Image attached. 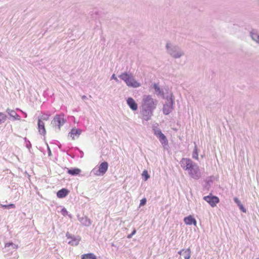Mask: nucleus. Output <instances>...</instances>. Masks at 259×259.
Segmentation results:
<instances>
[{
	"label": "nucleus",
	"mask_w": 259,
	"mask_h": 259,
	"mask_svg": "<svg viewBox=\"0 0 259 259\" xmlns=\"http://www.w3.org/2000/svg\"><path fill=\"white\" fill-rule=\"evenodd\" d=\"M157 105V101L152 96L145 95L143 96L140 111L143 120L147 121L151 119Z\"/></svg>",
	"instance_id": "obj_1"
},
{
	"label": "nucleus",
	"mask_w": 259,
	"mask_h": 259,
	"mask_svg": "<svg viewBox=\"0 0 259 259\" xmlns=\"http://www.w3.org/2000/svg\"><path fill=\"white\" fill-rule=\"evenodd\" d=\"M180 165L183 169L188 171L190 176L198 180L201 176V172L198 165L189 158H183L180 161Z\"/></svg>",
	"instance_id": "obj_2"
},
{
	"label": "nucleus",
	"mask_w": 259,
	"mask_h": 259,
	"mask_svg": "<svg viewBox=\"0 0 259 259\" xmlns=\"http://www.w3.org/2000/svg\"><path fill=\"white\" fill-rule=\"evenodd\" d=\"M165 49L167 54L174 59H180L185 55L184 51L180 47L169 41L166 42Z\"/></svg>",
	"instance_id": "obj_3"
},
{
	"label": "nucleus",
	"mask_w": 259,
	"mask_h": 259,
	"mask_svg": "<svg viewBox=\"0 0 259 259\" xmlns=\"http://www.w3.org/2000/svg\"><path fill=\"white\" fill-rule=\"evenodd\" d=\"M119 78L123 80L126 85L130 88H137L141 87V84L135 79L133 74L130 71H125L119 75Z\"/></svg>",
	"instance_id": "obj_4"
},
{
	"label": "nucleus",
	"mask_w": 259,
	"mask_h": 259,
	"mask_svg": "<svg viewBox=\"0 0 259 259\" xmlns=\"http://www.w3.org/2000/svg\"><path fill=\"white\" fill-rule=\"evenodd\" d=\"M119 78L123 80L126 85L130 88H137L141 87V84L135 79L133 74L130 71H125L119 75Z\"/></svg>",
	"instance_id": "obj_5"
},
{
	"label": "nucleus",
	"mask_w": 259,
	"mask_h": 259,
	"mask_svg": "<svg viewBox=\"0 0 259 259\" xmlns=\"http://www.w3.org/2000/svg\"><path fill=\"white\" fill-rule=\"evenodd\" d=\"M108 168V163L104 161L95 166L91 171V173L96 176H102L106 173Z\"/></svg>",
	"instance_id": "obj_6"
},
{
	"label": "nucleus",
	"mask_w": 259,
	"mask_h": 259,
	"mask_svg": "<svg viewBox=\"0 0 259 259\" xmlns=\"http://www.w3.org/2000/svg\"><path fill=\"white\" fill-rule=\"evenodd\" d=\"M152 131L154 135L158 138L160 142L164 147L168 145V141L166 137L157 126H153L152 127Z\"/></svg>",
	"instance_id": "obj_7"
},
{
	"label": "nucleus",
	"mask_w": 259,
	"mask_h": 259,
	"mask_svg": "<svg viewBox=\"0 0 259 259\" xmlns=\"http://www.w3.org/2000/svg\"><path fill=\"white\" fill-rule=\"evenodd\" d=\"M174 104V98L172 95L167 98V102L164 104L163 112L165 115L169 114L173 110Z\"/></svg>",
	"instance_id": "obj_8"
},
{
	"label": "nucleus",
	"mask_w": 259,
	"mask_h": 259,
	"mask_svg": "<svg viewBox=\"0 0 259 259\" xmlns=\"http://www.w3.org/2000/svg\"><path fill=\"white\" fill-rule=\"evenodd\" d=\"M65 122L66 120L64 118V114H62L60 115H57L54 117V119L52 121V124L56 127H57L58 130L59 131L60 127L62 126Z\"/></svg>",
	"instance_id": "obj_9"
},
{
	"label": "nucleus",
	"mask_w": 259,
	"mask_h": 259,
	"mask_svg": "<svg viewBox=\"0 0 259 259\" xmlns=\"http://www.w3.org/2000/svg\"><path fill=\"white\" fill-rule=\"evenodd\" d=\"M203 199L206 201L212 207L216 206L217 204L219 202V198L215 196H212L210 194L208 196H204Z\"/></svg>",
	"instance_id": "obj_10"
},
{
	"label": "nucleus",
	"mask_w": 259,
	"mask_h": 259,
	"mask_svg": "<svg viewBox=\"0 0 259 259\" xmlns=\"http://www.w3.org/2000/svg\"><path fill=\"white\" fill-rule=\"evenodd\" d=\"M66 236L68 239H70L68 243L72 246L77 245L80 240V239L79 237L72 236L69 232L66 233Z\"/></svg>",
	"instance_id": "obj_11"
},
{
	"label": "nucleus",
	"mask_w": 259,
	"mask_h": 259,
	"mask_svg": "<svg viewBox=\"0 0 259 259\" xmlns=\"http://www.w3.org/2000/svg\"><path fill=\"white\" fill-rule=\"evenodd\" d=\"M6 112L10 115L13 120H20L21 119L20 116L17 114L15 110H13L8 108Z\"/></svg>",
	"instance_id": "obj_12"
},
{
	"label": "nucleus",
	"mask_w": 259,
	"mask_h": 259,
	"mask_svg": "<svg viewBox=\"0 0 259 259\" xmlns=\"http://www.w3.org/2000/svg\"><path fill=\"white\" fill-rule=\"evenodd\" d=\"M126 103L132 110L136 111L138 109V104L132 97H129L127 99Z\"/></svg>",
	"instance_id": "obj_13"
},
{
	"label": "nucleus",
	"mask_w": 259,
	"mask_h": 259,
	"mask_svg": "<svg viewBox=\"0 0 259 259\" xmlns=\"http://www.w3.org/2000/svg\"><path fill=\"white\" fill-rule=\"evenodd\" d=\"M82 130L79 128H73L68 134V136L70 137L72 140L75 139V136L78 137L81 134Z\"/></svg>",
	"instance_id": "obj_14"
},
{
	"label": "nucleus",
	"mask_w": 259,
	"mask_h": 259,
	"mask_svg": "<svg viewBox=\"0 0 259 259\" xmlns=\"http://www.w3.org/2000/svg\"><path fill=\"white\" fill-rule=\"evenodd\" d=\"M184 222L185 224L187 225H191L192 224L195 226H196L197 225L196 220L191 215H189L188 217L184 218Z\"/></svg>",
	"instance_id": "obj_15"
},
{
	"label": "nucleus",
	"mask_w": 259,
	"mask_h": 259,
	"mask_svg": "<svg viewBox=\"0 0 259 259\" xmlns=\"http://www.w3.org/2000/svg\"><path fill=\"white\" fill-rule=\"evenodd\" d=\"M77 218L78 221L83 226H89L91 225V220L86 216L80 217L79 215H77Z\"/></svg>",
	"instance_id": "obj_16"
},
{
	"label": "nucleus",
	"mask_w": 259,
	"mask_h": 259,
	"mask_svg": "<svg viewBox=\"0 0 259 259\" xmlns=\"http://www.w3.org/2000/svg\"><path fill=\"white\" fill-rule=\"evenodd\" d=\"M38 130L39 134L41 135H45L46 133V131L45 128V123L42 120L40 119L38 120Z\"/></svg>",
	"instance_id": "obj_17"
},
{
	"label": "nucleus",
	"mask_w": 259,
	"mask_h": 259,
	"mask_svg": "<svg viewBox=\"0 0 259 259\" xmlns=\"http://www.w3.org/2000/svg\"><path fill=\"white\" fill-rule=\"evenodd\" d=\"M17 248L18 245L12 242L7 243L5 246V252H9L10 251L12 252V250H15Z\"/></svg>",
	"instance_id": "obj_18"
},
{
	"label": "nucleus",
	"mask_w": 259,
	"mask_h": 259,
	"mask_svg": "<svg viewBox=\"0 0 259 259\" xmlns=\"http://www.w3.org/2000/svg\"><path fill=\"white\" fill-rule=\"evenodd\" d=\"M250 36L253 41L259 44V33L256 30L252 29L250 31Z\"/></svg>",
	"instance_id": "obj_19"
},
{
	"label": "nucleus",
	"mask_w": 259,
	"mask_h": 259,
	"mask_svg": "<svg viewBox=\"0 0 259 259\" xmlns=\"http://www.w3.org/2000/svg\"><path fill=\"white\" fill-rule=\"evenodd\" d=\"M68 192L69 191L67 189L63 188L58 191L57 196L59 198H63L67 195Z\"/></svg>",
	"instance_id": "obj_20"
},
{
	"label": "nucleus",
	"mask_w": 259,
	"mask_h": 259,
	"mask_svg": "<svg viewBox=\"0 0 259 259\" xmlns=\"http://www.w3.org/2000/svg\"><path fill=\"white\" fill-rule=\"evenodd\" d=\"M67 169V173L72 176H77L79 175L81 170L78 168H74L72 169Z\"/></svg>",
	"instance_id": "obj_21"
},
{
	"label": "nucleus",
	"mask_w": 259,
	"mask_h": 259,
	"mask_svg": "<svg viewBox=\"0 0 259 259\" xmlns=\"http://www.w3.org/2000/svg\"><path fill=\"white\" fill-rule=\"evenodd\" d=\"M153 88L155 90V93L157 95H163V91L160 89L158 84L157 83H154L153 84Z\"/></svg>",
	"instance_id": "obj_22"
},
{
	"label": "nucleus",
	"mask_w": 259,
	"mask_h": 259,
	"mask_svg": "<svg viewBox=\"0 0 259 259\" xmlns=\"http://www.w3.org/2000/svg\"><path fill=\"white\" fill-rule=\"evenodd\" d=\"M191 254V251L190 248L185 249L183 255L185 259H190Z\"/></svg>",
	"instance_id": "obj_23"
},
{
	"label": "nucleus",
	"mask_w": 259,
	"mask_h": 259,
	"mask_svg": "<svg viewBox=\"0 0 259 259\" xmlns=\"http://www.w3.org/2000/svg\"><path fill=\"white\" fill-rule=\"evenodd\" d=\"M192 157L196 160L198 159V152L197 145L195 144V147L193 151Z\"/></svg>",
	"instance_id": "obj_24"
},
{
	"label": "nucleus",
	"mask_w": 259,
	"mask_h": 259,
	"mask_svg": "<svg viewBox=\"0 0 259 259\" xmlns=\"http://www.w3.org/2000/svg\"><path fill=\"white\" fill-rule=\"evenodd\" d=\"M95 254L93 253H89L82 254L81 256V259H92Z\"/></svg>",
	"instance_id": "obj_25"
},
{
	"label": "nucleus",
	"mask_w": 259,
	"mask_h": 259,
	"mask_svg": "<svg viewBox=\"0 0 259 259\" xmlns=\"http://www.w3.org/2000/svg\"><path fill=\"white\" fill-rule=\"evenodd\" d=\"M7 118V116L3 112H0V125L4 123Z\"/></svg>",
	"instance_id": "obj_26"
},
{
	"label": "nucleus",
	"mask_w": 259,
	"mask_h": 259,
	"mask_svg": "<svg viewBox=\"0 0 259 259\" xmlns=\"http://www.w3.org/2000/svg\"><path fill=\"white\" fill-rule=\"evenodd\" d=\"M61 212L62 213V214L65 217V216H68L69 218L71 219L72 218V215L71 214H69L68 213V211L67 210V209L65 208V207H63L61 210Z\"/></svg>",
	"instance_id": "obj_27"
},
{
	"label": "nucleus",
	"mask_w": 259,
	"mask_h": 259,
	"mask_svg": "<svg viewBox=\"0 0 259 259\" xmlns=\"http://www.w3.org/2000/svg\"><path fill=\"white\" fill-rule=\"evenodd\" d=\"M75 154L78 157H79L80 158L83 157V155H84L83 152L81 150H80L79 148H75Z\"/></svg>",
	"instance_id": "obj_28"
},
{
	"label": "nucleus",
	"mask_w": 259,
	"mask_h": 259,
	"mask_svg": "<svg viewBox=\"0 0 259 259\" xmlns=\"http://www.w3.org/2000/svg\"><path fill=\"white\" fill-rule=\"evenodd\" d=\"M0 207H2L4 208H6V209H11V208H15V205L14 204H9L8 205H3V204H0Z\"/></svg>",
	"instance_id": "obj_29"
},
{
	"label": "nucleus",
	"mask_w": 259,
	"mask_h": 259,
	"mask_svg": "<svg viewBox=\"0 0 259 259\" xmlns=\"http://www.w3.org/2000/svg\"><path fill=\"white\" fill-rule=\"evenodd\" d=\"M142 177L144 178L145 181H147L150 177L147 170H144L143 171Z\"/></svg>",
	"instance_id": "obj_30"
},
{
	"label": "nucleus",
	"mask_w": 259,
	"mask_h": 259,
	"mask_svg": "<svg viewBox=\"0 0 259 259\" xmlns=\"http://www.w3.org/2000/svg\"><path fill=\"white\" fill-rule=\"evenodd\" d=\"M24 140L25 141L26 147L28 149H30L31 147V144L30 141L28 140H27V139L26 138H24Z\"/></svg>",
	"instance_id": "obj_31"
},
{
	"label": "nucleus",
	"mask_w": 259,
	"mask_h": 259,
	"mask_svg": "<svg viewBox=\"0 0 259 259\" xmlns=\"http://www.w3.org/2000/svg\"><path fill=\"white\" fill-rule=\"evenodd\" d=\"M49 116L48 114H44L41 116V118L40 119L44 120H47L49 119Z\"/></svg>",
	"instance_id": "obj_32"
},
{
	"label": "nucleus",
	"mask_w": 259,
	"mask_h": 259,
	"mask_svg": "<svg viewBox=\"0 0 259 259\" xmlns=\"http://www.w3.org/2000/svg\"><path fill=\"white\" fill-rule=\"evenodd\" d=\"M146 201H147V200L145 198L141 199L140 201V206H143V205H145V204L146 203Z\"/></svg>",
	"instance_id": "obj_33"
},
{
	"label": "nucleus",
	"mask_w": 259,
	"mask_h": 259,
	"mask_svg": "<svg viewBox=\"0 0 259 259\" xmlns=\"http://www.w3.org/2000/svg\"><path fill=\"white\" fill-rule=\"evenodd\" d=\"M238 207H239V209L243 212H246V208L243 206V205L241 204V205H239Z\"/></svg>",
	"instance_id": "obj_34"
},
{
	"label": "nucleus",
	"mask_w": 259,
	"mask_h": 259,
	"mask_svg": "<svg viewBox=\"0 0 259 259\" xmlns=\"http://www.w3.org/2000/svg\"><path fill=\"white\" fill-rule=\"evenodd\" d=\"M234 202L237 204L238 206L241 205L242 203L236 197L234 198Z\"/></svg>",
	"instance_id": "obj_35"
},
{
	"label": "nucleus",
	"mask_w": 259,
	"mask_h": 259,
	"mask_svg": "<svg viewBox=\"0 0 259 259\" xmlns=\"http://www.w3.org/2000/svg\"><path fill=\"white\" fill-rule=\"evenodd\" d=\"M111 79H114L117 82H119V80L118 79L115 74H112V75L111 77Z\"/></svg>",
	"instance_id": "obj_36"
},
{
	"label": "nucleus",
	"mask_w": 259,
	"mask_h": 259,
	"mask_svg": "<svg viewBox=\"0 0 259 259\" xmlns=\"http://www.w3.org/2000/svg\"><path fill=\"white\" fill-rule=\"evenodd\" d=\"M16 110L20 111L23 114V117L24 118H26L27 117V114H26V113L23 112V111H22L21 110H20V109H19L18 108H17Z\"/></svg>",
	"instance_id": "obj_37"
},
{
	"label": "nucleus",
	"mask_w": 259,
	"mask_h": 259,
	"mask_svg": "<svg viewBox=\"0 0 259 259\" xmlns=\"http://www.w3.org/2000/svg\"><path fill=\"white\" fill-rule=\"evenodd\" d=\"M136 233V230L135 229L133 230V231L132 232L131 234H129L128 236H127V238H131L132 237V236L135 234Z\"/></svg>",
	"instance_id": "obj_38"
},
{
	"label": "nucleus",
	"mask_w": 259,
	"mask_h": 259,
	"mask_svg": "<svg viewBox=\"0 0 259 259\" xmlns=\"http://www.w3.org/2000/svg\"><path fill=\"white\" fill-rule=\"evenodd\" d=\"M185 250V249H182L178 252V253L180 255H183V253Z\"/></svg>",
	"instance_id": "obj_39"
},
{
	"label": "nucleus",
	"mask_w": 259,
	"mask_h": 259,
	"mask_svg": "<svg viewBox=\"0 0 259 259\" xmlns=\"http://www.w3.org/2000/svg\"><path fill=\"white\" fill-rule=\"evenodd\" d=\"M48 155L49 156H51V154H52L51 153V150H50V148H49V147L48 146Z\"/></svg>",
	"instance_id": "obj_40"
},
{
	"label": "nucleus",
	"mask_w": 259,
	"mask_h": 259,
	"mask_svg": "<svg viewBox=\"0 0 259 259\" xmlns=\"http://www.w3.org/2000/svg\"><path fill=\"white\" fill-rule=\"evenodd\" d=\"M81 98H82V99H83V100H86V99H88L87 97L86 96H85V95H83V96H81Z\"/></svg>",
	"instance_id": "obj_41"
},
{
	"label": "nucleus",
	"mask_w": 259,
	"mask_h": 259,
	"mask_svg": "<svg viewBox=\"0 0 259 259\" xmlns=\"http://www.w3.org/2000/svg\"><path fill=\"white\" fill-rule=\"evenodd\" d=\"M92 259H97L96 256L95 255L94 256Z\"/></svg>",
	"instance_id": "obj_42"
},
{
	"label": "nucleus",
	"mask_w": 259,
	"mask_h": 259,
	"mask_svg": "<svg viewBox=\"0 0 259 259\" xmlns=\"http://www.w3.org/2000/svg\"><path fill=\"white\" fill-rule=\"evenodd\" d=\"M79 110H78V109H75V110H73V111H78Z\"/></svg>",
	"instance_id": "obj_43"
},
{
	"label": "nucleus",
	"mask_w": 259,
	"mask_h": 259,
	"mask_svg": "<svg viewBox=\"0 0 259 259\" xmlns=\"http://www.w3.org/2000/svg\"><path fill=\"white\" fill-rule=\"evenodd\" d=\"M256 259H259V258H256Z\"/></svg>",
	"instance_id": "obj_44"
}]
</instances>
